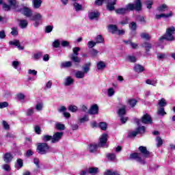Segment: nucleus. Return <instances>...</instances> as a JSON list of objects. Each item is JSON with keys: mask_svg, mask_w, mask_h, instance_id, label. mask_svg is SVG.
<instances>
[{"mask_svg": "<svg viewBox=\"0 0 175 175\" xmlns=\"http://www.w3.org/2000/svg\"><path fill=\"white\" fill-rule=\"evenodd\" d=\"M139 132H137V129L135 131H131L129 133V137H135V136H137V134Z\"/></svg>", "mask_w": 175, "mask_h": 175, "instance_id": "nucleus-59", "label": "nucleus"}, {"mask_svg": "<svg viewBox=\"0 0 175 175\" xmlns=\"http://www.w3.org/2000/svg\"><path fill=\"white\" fill-rule=\"evenodd\" d=\"M108 31L111 32V33H116L118 31V28L116 25H109L108 26Z\"/></svg>", "mask_w": 175, "mask_h": 175, "instance_id": "nucleus-21", "label": "nucleus"}, {"mask_svg": "<svg viewBox=\"0 0 175 175\" xmlns=\"http://www.w3.org/2000/svg\"><path fill=\"white\" fill-rule=\"evenodd\" d=\"M129 28H130L132 31H136V28H137V26L136 25V23L132 22V23L129 25Z\"/></svg>", "mask_w": 175, "mask_h": 175, "instance_id": "nucleus-58", "label": "nucleus"}, {"mask_svg": "<svg viewBox=\"0 0 175 175\" xmlns=\"http://www.w3.org/2000/svg\"><path fill=\"white\" fill-rule=\"evenodd\" d=\"M170 17H173L172 12H170L167 14H161L156 15V18L157 20H161V18H170Z\"/></svg>", "mask_w": 175, "mask_h": 175, "instance_id": "nucleus-10", "label": "nucleus"}, {"mask_svg": "<svg viewBox=\"0 0 175 175\" xmlns=\"http://www.w3.org/2000/svg\"><path fill=\"white\" fill-rule=\"evenodd\" d=\"M127 103L129 105V106H131V107H135L137 103V101L135 98H129Z\"/></svg>", "mask_w": 175, "mask_h": 175, "instance_id": "nucleus-27", "label": "nucleus"}, {"mask_svg": "<svg viewBox=\"0 0 175 175\" xmlns=\"http://www.w3.org/2000/svg\"><path fill=\"white\" fill-rule=\"evenodd\" d=\"M95 46H96V42L89 41L88 42V47L89 49H92V47H95Z\"/></svg>", "mask_w": 175, "mask_h": 175, "instance_id": "nucleus-56", "label": "nucleus"}, {"mask_svg": "<svg viewBox=\"0 0 175 175\" xmlns=\"http://www.w3.org/2000/svg\"><path fill=\"white\" fill-rule=\"evenodd\" d=\"M98 110H99V107H98V105H94L89 109L88 113L91 115L98 114Z\"/></svg>", "mask_w": 175, "mask_h": 175, "instance_id": "nucleus-11", "label": "nucleus"}, {"mask_svg": "<svg viewBox=\"0 0 175 175\" xmlns=\"http://www.w3.org/2000/svg\"><path fill=\"white\" fill-rule=\"evenodd\" d=\"M137 131L138 133H139L140 135H142L143 133H146V127H144V126L138 127L137 129Z\"/></svg>", "mask_w": 175, "mask_h": 175, "instance_id": "nucleus-51", "label": "nucleus"}, {"mask_svg": "<svg viewBox=\"0 0 175 175\" xmlns=\"http://www.w3.org/2000/svg\"><path fill=\"white\" fill-rule=\"evenodd\" d=\"M167 58V55H165V53H159L157 54V59H159V61H162V59H166Z\"/></svg>", "mask_w": 175, "mask_h": 175, "instance_id": "nucleus-43", "label": "nucleus"}, {"mask_svg": "<svg viewBox=\"0 0 175 175\" xmlns=\"http://www.w3.org/2000/svg\"><path fill=\"white\" fill-rule=\"evenodd\" d=\"M157 10L159 12H166V10H169V7L166 4H163L158 7Z\"/></svg>", "mask_w": 175, "mask_h": 175, "instance_id": "nucleus-28", "label": "nucleus"}, {"mask_svg": "<svg viewBox=\"0 0 175 175\" xmlns=\"http://www.w3.org/2000/svg\"><path fill=\"white\" fill-rule=\"evenodd\" d=\"M134 70L137 72V73H142V72H144V67L140 64H135Z\"/></svg>", "mask_w": 175, "mask_h": 175, "instance_id": "nucleus-22", "label": "nucleus"}, {"mask_svg": "<svg viewBox=\"0 0 175 175\" xmlns=\"http://www.w3.org/2000/svg\"><path fill=\"white\" fill-rule=\"evenodd\" d=\"M107 157L109 161H115L116 160V154L111 153V154H108L107 155Z\"/></svg>", "mask_w": 175, "mask_h": 175, "instance_id": "nucleus-55", "label": "nucleus"}, {"mask_svg": "<svg viewBox=\"0 0 175 175\" xmlns=\"http://www.w3.org/2000/svg\"><path fill=\"white\" fill-rule=\"evenodd\" d=\"M42 55H43V53H42V52H38L37 53H35L33 55V59H39L42 57Z\"/></svg>", "mask_w": 175, "mask_h": 175, "instance_id": "nucleus-62", "label": "nucleus"}, {"mask_svg": "<svg viewBox=\"0 0 175 175\" xmlns=\"http://www.w3.org/2000/svg\"><path fill=\"white\" fill-rule=\"evenodd\" d=\"M142 47H144L146 49V52L148 53L150 50L152 48V45L148 42H145L142 44Z\"/></svg>", "mask_w": 175, "mask_h": 175, "instance_id": "nucleus-34", "label": "nucleus"}, {"mask_svg": "<svg viewBox=\"0 0 175 175\" xmlns=\"http://www.w3.org/2000/svg\"><path fill=\"white\" fill-rule=\"evenodd\" d=\"M55 128L58 129V131H64L65 130V124L62 123H56Z\"/></svg>", "mask_w": 175, "mask_h": 175, "instance_id": "nucleus-42", "label": "nucleus"}, {"mask_svg": "<svg viewBox=\"0 0 175 175\" xmlns=\"http://www.w3.org/2000/svg\"><path fill=\"white\" fill-rule=\"evenodd\" d=\"M174 32H175L174 27L172 26V27H168L166 29L165 34L159 39L160 42H163V40H170V41L174 40V36H173V34L174 33Z\"/></svg>", "mask_w": 175, "mask_h": 175, "instance_id": "nucleus-2", "label": "nucleus"}, {"mask_svg": "<svg viewBox=\"0 0 175 175\" xmlns=\"http://www.w3.org/2000/svg\"><path fill=\"white\" fill-rule=\"evenodd\" d=\"M43 107H44V104L42 102L37 103L35 105L36 111H42V110H43Z\"/></svg>", "mask_w": 175, "mask_h": 175, "instance_id": "nucleus-23", "label": "nucleus"}, {"mask_svg": "<svg viewBox=\"0 0 175 175\" xmlns=\"http://www.w3.org/2000/svg\"><path fill=\"white\" fill-rule=\"evenodd\" d=\"M37 151L38 154L44 155V154L50 152V146L46 143H40L38 145Z\"/></svg>", "mask_w": 175, "mask_h": 175, "instance_id": "nucleus-5", "label": "nucleus"}, {"mask_svg": "<svg viewBox=\"0 0 175 175\" xmlns=\"http://www.w3.org/2000/svg\"><path fill=\"white\" fill-rule=\"evenodd\" d=\"M157 114H159V116H165V115H166V112L165 111V108L160 107L157 110Z\"/></svg>", "mask_w": 175, "mask_h": 175, "instance_id": "nucleus-48", "label": "nucleus"}, {"mask_svg": "<svg viewBox=\"0 0 175 175\" xmlns=\"http://www.w3.org/2000/svg\"><path fill=\"white\" fill-rule=\"evenodd\" d=\"M80 47H75L72 49L73 54L72 55H79V51H80Z\"/></svg>", "mask_w": 175, "mask_h": 175, "instance_id": "nucleus-61", "label": "nucleus"}, {"mask_svg": "<svg viewBox=\"0 0 175 175\" xmlns=\"http://www.w3.org/2000/svg\"><path fill=\"white\" fill-rule=\"evenodd\" d=\"M10 44L11 46H16L18 49V50H24V46L20 45V41H18V40L10 41Z\"/></svg>", "mask_w": 175, "mask_h": 175, "instance_id": "nucleus-17", "label": "nucleus"}, {"mask_svg": "<svg viewBox=\"0 0 175 175\" xmlns=\"http://www.w3.org/2000/svg\"><path fill=\"white\" fill-rule=\"evenodd\" d=\"M70 59H72V61H73L74 62H81V59H80L79 56L76 55H72L70 57Z\"/></svg>", "mask_w": 175, "mask_h": 175, "instance_id": "nucleus-45", "label": "nucleus"}, {"mask_svg": "<svg viewBox=\"0 0 175 175\" xmlns=\"http://www.w3.org/2000/svg\"><path fill=\"white\" fill-rule=\"evenodd\" d=\"M98 53H99V51H98L97 50H96L94 49H92L90 51V57H92V58H95V57H97Z\"/></svg>", "mask_w": 175, "mask_h": 175, "instance_id": "nucleus-37", "label": "nucleus"}, {"mask_svg": "<svg viewBox=\"0 0 175 175\" xmlns=\"http://www.w3.org/2000/svg\"><path fill=\"white\" fill-rule=\"evenodd\" d=\"M114 94H116V91L113 88H110L107 90V95L109 98L113 96Z\"/></svg>", "mask_w": 175, "mask_h": 175, "instance_id": "nucleus-44", "label": "nucleus"}, {"mask_svg": "<svg viewBox=\"0 0 175 175\" xmlns=\"http://www.w3.org/2000/svg\"><path fill=\"white\" fill-rule=\"evenodd\" d=\"M12 66H13L14 69H17L18 66H20V62L15 60L12 62Z\"/></svg>", "mask_w": 175, "mask_h": 175, "instance_id": "nucleus-50", "label": "nucleus"}, {"mask_svg": "<svg viewBox=\"0 0 175 175\" xmlns=\"http://www.w3.org/2000/svg\"><path fill=\"white\" fill-rule=\"evenodd\" d=\"M139 150L140 152H142V155H144V158H148V156L150 155V152L147 150V148L144 146H139Z\"/></svg>", "mask_w": 175, "mask_h": 175, "instance_id": "nucleus-14", "label": "nucleus"}, {"mask_svg": "<svg viewBox=\"0 0 175 175\" xmlns=\"http://www.w3.org/2000/svg\"><path fill=\"white\" fill-rule=\"evenodd\" d=\"M141 38H142V39H145V40H148V39H150V37L148 33H142L141 34Z\"/></svg>", "mask_w": 175, "mask_h": 175, "instance_id": "nucleus-60", "label": "nucleus"}, {"mask_svg": "<svg viewBox=\"0 0 175 175\" xmlns=\"http://www.w3.org/2000/svg\"><path fill=\"white\" fill-rule=\"evenodd\" d=\"M116 3L117 0H109L107 5V9H108L109 12L114 10V5H116Z\"/></svg>", "mask_w": 175, "mask_h": 175, "instance_id": "nucleus-15", "label": "nucleus"}, {"mask_svg": "<svg viewBox=\"0 0 175 175\" xmlns=\"http://www.w3.org/2000/svg\"><path fill=\"white\" fill-rule=\"evenodd\" d=\"M156 141L157 143V147H161V146L163 144V140H162V138H161V137H157Z\"/></svg>", "mask_w": 175, "mask_h": 175, "instance_id": "nucleus-47", "label": "nucleus"}, {"mask_svg": "<svg viewBox=\"0 0 175 175\" xmlns=\"http://www.w3.org/2000/svg\"><path fill=\"white\" fill-rule=\"evenodd\" d=\"M63 136H64V133L62 132L55 133L52 137V143L53 144L58 143V142H59V140L62 139Z\"/></svg>", "mask_w": 175, "mask_h": 175, "instance_id": "nucleus-6", "label": "nucleus"}, {"mask_svg": "<svg viewBox=\"0 0 175 175\" xmlns=\"http://www.w3.org/2000/svg\"><path fill=\"white\" fill-rule=\"evenodd\" d=\"M98 17H99V12L98 11H92L88 14L90 20H95V18H98Z\"/></svg>", "mask_w": 175, "mask_h": 175, "instance_id": "nucleus-19", "label": "nucleus"}, {"mask_svg": "<svg viewBox=\"0 0 175 175\" xmlns=\"http://www.w3.org/2000/svg\"><path fill=\"white\" fill-rule=\"evenodd\" d=\"M105 68H106L105 62H98L97 64V69H98V70H102V69H105Z\"/></svg>", "mask_w": 175, "mask_h": 175, "instance_id": "nucleus-35", "label": "nucleus"}, {"mask_svg": "<svg viewBox=\"0 0 175 175\" xmlns=\"http://www.w3.org/2000/svg\"><path fill=\"white\" fill-rule=\"evenodd\" d=\"M62 68H70L72 66V62H65L62 63Z\"/></svg>", "mask_w": 175, "mask_h": 175, "instance_id": "nucleus-46", "label": "nucleus"}, {"mask_svg": "<svg viewBox=\"0 0 175 175\" xmlns=\"http://www.w3.org/2000/svg\"><path fill=\"white\" fill-rule=\"evenodd\" d=\"M130 158L131 159H136L137 162H139L142 165H144L146 163V161L143 159H142V157H140V154L139 153H133L130 155Z\"/></svg>", "mask_w": 175, "mask_h": 175, "instance_id": "nucleus-8", "label": "nucleus"}, {"mask_svg": "<svg viewBox=\"0 0 175 175\" xmlns=\"http://www.w3.org/2000/svg\"><path fill=\"white\" fill-rule=\"evenodd\" d=\"M11 35H12V36H17V35H18V29L13 27L12 29Z\"/></svg>", "mask_w": 175, "mask_h": 175, "instance_id": "nucleus-53", "label": "nucleus"}, {"mask_svg": "<svg viewBox=\"0 0 175 175\" xmlns=\"http://www.w3.org/2000/svg\"><path fill=\"white\" fill-rule=\"evenodd\" d=\"M69 111H71L72 113H76L77 110H79V108L76 105H71L68 107Z\"/></svg>", "mask_w": 175, "mask_h": 175, "instance_id": "nucleus-41", "label": "nucleus"}, {"mask_svg": "<svg viewBox=\"0 0 175 175\" xmlns=\"http://www.w3.org/2000/svg\"><path fill=\"white\" fill-rule=\"evenodd\" d=\"M85 76V74L83 71L78 70L75 72V77H77V79H84Z\"/></svg>", "mask_w": 175, "mask_h": 175, "instance_id": "nucleus-25", "label": "nucleus"}, {"mask_svg": "<svg viewBox=\"0 0 175 175\" xmlns=\"http://www.w3.org/2000/svg\"><path fill=\"white\" fill-rule=\"evenodd\" d=\"M104 175H120V172L107 170L104 172Z\"/></svg>", "mask_w": 175, "mask_h": 175, "instance_id": "nucleus-39", "label": "nucleus"}, {"mask_svg": "<svg viewBox=\"0 0 175 175\" xmlns=\"http://www.w3.org/2000/svg\"><path fill=\"white\" fill-rule=\"evenodd\" d=\"M152 3H153V1L152 0H147L146 1V8L148 9H151L152 6Z\"/></svg>", "mask_w": 175, "mask_h": 175, "instance_id": "nucleus-57", "label": "nucleus"}, {"mask_svg": "<svg viewBox=\"0 0 175 175\" xmlns=\"http://www.w3.org/2000/svg\"><path fill=\"white\" fill-rule=\"evenodd\" d=\"M98 128L102 131H106L107 129V123L105 122H101L98 124Z\"/></svg>", "mask_w": 175, "mask_h": 175, "instance_id": "nucleus-33", "label": "nucleus"}, {"mask_svg": "<svg viewBox=\"0 0 175 175\" xmlns=\"http://www.w3.org/2000/svg\"><path fill=\"white\" fill-rule=\"evenodd\" d=\"M146 83L149 85H153L154 87H155L158 81H157V79H147Z\"/></svg>", "mask_w": 175, "mask_h": 175, "instance_id": "nucleus-31", "label": "nucleus"}, {"mask_svg": "<svg viewBox=\"0 0 175 175\" xmlns=\"http://www.w3.org/2000/svg\"><path fill=\"white\" fill-rule=\"evenodd\" d=\"M126 107L125 105H124L122 107V108H120L118 110V113L120 117H122V116H124L126 113Z\"/></svg>", "mask_w": 175, "mask_h": 175, "instance_id": "nucleus-32", "label": "nucleus"}, {"mask_svg": "<svg viewBox=\"0 0 175 175\" xmlns=\"http://www.w3.org/2000/svg\"><path fill=\"white\" fill-rule=\"evenodd\" d=\"M12 159H13V156L12 155V154L9 152H6L5 154H4L3 161L4 162H5V163H9L12 162Z\"/></svg>", "mask_w": 175, "mask_h": 175, "instance_id": "nucleus-16", "label": "nucleus"}, {"mask_svg": "<svg viewBox=\"0 0 175 175\" xmlns=\"http://www.w3.org/2000/svg\"><path fill=\"white\" fill-rule=\"evenodd\" d=\"M97 149H98V145L95 144H90L88 147V151L90 152H95V151H96Z\"/></svg>", "mask_w": 175, "mask_h": 175, "instance_id": "nucleus-26", "label": "nucleus"}, {"mask_svg": "<svg viewBox=\"0 0 175 175\" xmlns=\"http://www.w3.org/2000/svg\"><path fill=\"white\" fill-rule=\"evenodd\" d=\"M158 105L159 107H165V106L167 105V103H166V100L165 98H161L159 100Z\"/></svg>", "mask_w": 175, "mask_h": 175, "instance_id": "nucleus-36", "label": "nucleus"}, {"mask_svg": "<svg viewBox=\"0 0 175 175\" xmlns=\"http://www.w3.org/2000/svg\"><path fill=\"white\" fill-rule=\"evenodd\" d=\"M129 10H137V12L142 10V1L140 0H137L133 3H129L126 5L125 8H118L116 10V13L117 14H125V13L129 12Z\"/></svg>", "mask_w": 175, "mask_h": 175, "instance_id": "nucleus-1", "label": "nucleus"}, {"mask_svg": "<svg viewBox=\"0 0 175 175\" xmlns=\"http://www.w3.org/2000/svg\"><path fill=\"white\" fill-rule=\"evenodd\" d=\"M96 43H103L105 39L103 38V37H102V36L98 35L96 38Z\"/></svg>", "mask_w": 175, "mask_h": 175, "instance_id": "nucleus-54", "label": "nucleus"}, {"mask_svg": "<svg viewBox=\"0 0 175 175\" xmlns=\"http://www.w3.org/2000/svg\"><path fill=\"white\" fill-rule=\"evenodd\" d=\"M99 169L96 167H91L88 168V173H90V174H96V173H98L99 171Z\"/></svg>", "mask_w": 175, "mask_h": 175, "instance_id": "nucleus-24", "label": "nucleus"}, {"mask_svg": "<svg viewBox=\"0 0 175 175\" xmlns=\"http://www.w3.org/2000/svg\"><path fill=\"white\" fill-rule=\"evenodd\" d=\"M59 44H60L59 40H55V41L53 42V46L55 49H58V47H59Z\"/></svg>", "mask_w": 175, "mask_h": 175, "instance_id": "nucleus-63", "label": "nucleus"}, {"mask_svg": "<svg viewBox=\"0 0 175 175\" xmlns=\"http://www.w3.org/2000/svg\"><path fill=\"white\" fill-rule=\"evenodd\" d=\"M75 83V79L72 78V77H67L64 79V85L66 87H69V85H72Z\"/></svg>", "mask_w": 175, "mask_h": 175, "instance_id": "nucleus-18", "label": "nucleus"}, {"mask_svg": "<svg viewBox=\"0 0 175 175\" xmlns=\"http://www.w3.org/2000/svg\"><path fill=\"white\" fill-rule=\"evenodd\" d=\"M19 25L21 28L24 29V28H27V27L28 26V21L27 20H21Z\"/></svg>", "mask_w": 175, "mask_h": 175, "instance_id": "nucleus-29", "label": "nucleus"}, {"mask_svg": "<svg viewBox=\"0 0 175 175\" xmlns=\"http://www.w3.org/2000/svg\"><path fill=\"white\" fill-rule=\"evenodd\" d=\"M33 9H39L42 6V0H32Z\"/></svg>", "mask_w": 175, "mask_h": 175, "instance_id": "nucleus-20", "label": "nucleus"}, {"mask_svg": "<svg viewBox=\"0 0 175 175\" xmlns=\"http://www.w3.org/2000/svg\"><path fill=\"white\" fill-rule=\"evenodd\" d=\"M42 138L43 142H50L51 140V143H53V136L51 135H45Z\"/></svg>", "mask_w": 175, "mask_h": 175, "instance_id": "nucleus-38", "label": "nucleus"}, {"mask_svg": "<svg viewBox=\"0 0 175 175\" xmlns=\"http://www.w3.org/2000/svg\"><path fill=\"white\" fill-rule=\"evenodd\" d=\"M35 113V108L31 107L27 109L26 116H31Z\"/></svg>", "mask_w": 175, "mask_h": 175, "instance_id": "nucleus-40", "label": "nucleus"}, {"mask_svg": "<svg viewBox=\"0 0 175 175\" xmlns=\"http://www.w3.org/2000/svg\"><path fill=\"white\" fill-rule=\"evenodd\" d=\"M72 6H73V9L75 12H81V11L84 10V8L83 7V5L81 4L77 3V1H75L72 3Z\"/></svg>", "mask_w": 175, "mask_h": 175, "instance_id": "nucleus-13", "label": "nucleus"}, {"mask_svg": "<svg viewBox=\"0 0 175 175\" xmlns=\"http://www.w3.org/2000/svg\"><path fill=\"white\" fill-rule=\"evenodd\" d=\"M89 118L88 116L85 115L82 118L79 119V122H81V124H83L84 122H87V121H89Z\"/></svg>", "mask_w": 175, "mask_h": 175, "instance_id": "nucleus-52", "label": "nucleus"}, {"mask_svg": "<svg viewBox=\"0 0 175 175\" xmlns=\"http://www.w3.org/2000/svg\"><path fill=\"white\" fill-rule=\"evenodd\" d=\"M142 122L143 124H152V119H151L150 115L146 114L142 117Z\"/></svg>", "mask_w": 175, "mask_h": 175, "instance_id": "nucleus-12", "label": "nucleus"}, {"mask_svg": "<svg viewBox=\"0 0 175 175\" xmlns=\"http://www.w3.org/2000/svg\"><path fill=\"white\" fill-rule=\"evenodd\" d=\"M91 66V64L89 62V63H87L85 64L83 67H82V69H83V72L85 73H88V72H90V68Z\"/></svg>", "mask_w": 175, "mask_h": 175, "instance_id": "nucleus-30", "label": "nucleus"}, {"mask_svg": "<svg viewBox=\"0 0 175 175\" xmlns=\"http://www.w3.org/2000/svg\"><path fill=\"white\" fill-rule=\"evenodd\" d=\"M127 59L128 61H129V62H136L137 61V59L136 58V57L133 55H129L127 57Z\"/></svg>", "mask_w": 175, "mask_h": 175, "instance_id": "nucleus-49", "label": "nucleus"}, {"mask_svg": "<svg viewBox=\"0 0 175 175\" xmlns=\"http://www.w3.org/2000/svg\"><path fill=\"white\" fill-rule=\"evenodd\" d=\"M30 20L31 21H35L33 23V27H39V25H40V21H43V14L39 12H36L33 14V15H31Z\"/></svg>", "mask_w": 175, "mask_h": 175, "instance_id": "nucleus-4", "label": "nucleus"}, {"mask_svg": "<svg viewBox=\"0 0 175 175\" xmlns=\"http://www.w3.org/2000/svg\"><path fill=\"white\" fill-rule=\"evenodd\" d=\"M16 165L19 169H21V167H23V160L21 159H18L17 160Z\"/></svg>", "mask_w": 175, "mask_h": 175, "instance_id": "nucleus-64", "label": "nucleus"}, {"mask_svg": "<svg viewBox=\"0 0 175 175\" xmlns=\"http://www.w3.org/2000/svg\"><path fill=\"white\" fill-rule=\"evenodd\" d=\"M107 134L104 133L101 135V137H100V142H99V146H100V147H107Z\"/></svg>", "mask_w": 175, "mask_h": 175, "instance_id": "nucleus-7", "label": "nucleus"}, {"mask_svg": "<svg viewBox=\"0 0 175 175\" xmlns=\"http://www.w3.org/2000/svg\"><path fill=\"white\" fill-rule=\"evenodd\" d=\"M18 12H22L26 17H29V18L32 17V10L29 8H24L22 10H19Z\"/></svg>", "mask_w": 175, "mask_h": 175, "instance_id": "nucleus-9", "label": "nucleus"}, {"mask_svg": "<svg viewBox=\"0 0 175 175\" xmlns=\"http://www.w3.org/2000/svg\"><path fill=\"white\" fill-rule=\"evenodd\" d=\"M8 2L10 3V5L6 3L3 4V10L9 11L10 10V9L16 10V12H18V10H20V9L18 8L20 4L16 0H8Z\"/></svg>", "mask_w": 175, "mask_h": 175, "instance_id": "nucleus-3", "label": "nucleus"}]
</instances>
